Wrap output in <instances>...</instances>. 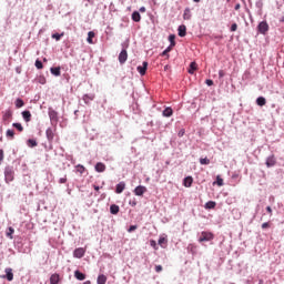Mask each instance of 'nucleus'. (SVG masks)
<instances>
[{"mask_svg":"<svg viewBox=\"0 0 284 284\" xmlns=\"http://www.w3.org/2000/svg\"><path fill=\"white\" fill-rule=\"evenodd\" d=\"M4 181H6V183H12V181H14V168L13 166L4 168Z\"/></svg>","mask_w":284,"mask_h":284,"instance_id":"f257e3e1","label":"nucleus"},{"mask_svg":"<svg viewBox=\"0 0 284 284\" xmlns=\"http://www.w3.org/2000/svg\"><path fill=\"white\" fill-rule=\"evenodd\" d=\"M49 119L51 125H57L59 123V112H57L52 106L48 109Z\"/></svg>","mask_w":284,"mask_h":284,"instance_id":"f03ea898","label":"nucleus"},{"mask_svg":"<svg viewBox=\"0 0 284 284\" xmlns=\"http://www.w3.org/2000/svg\"><path fill=\"white\" fill-rule=\"evenodd\" d=\"M214 239V234L210 233V232H202L199 242L200 243H205L207 241H212Z\"/></svg>","mask_w":284,"mask_h":284,"instance_id":"7ed1b4c3","label":"nucleus"},{"mask_svg":"<svg viewBox=\"0 0 284 284\" xmlns=\"http://www.w3.org/2000/svg\"><path fill=\"white\" fill-rule=\"evenodd\" d=\"M270 30V24L266 21H262L257 26V31L260 34H265Z\"/></svg>","mask_w":284,"mask_h":284,"instance_id":"20e7f679","label":"nucleus"},{"mask_svg":"<svg viewBox=\"0 0 284 284\" xmlns=\"http://www.w3.org/2000/svg\"><path fill=\"white\" fill-rule=\"evenodd\" d=\"M85 256V248L83 247H78L73 251V257L74 258H83Z\"/></svg>","mask_w":284,"mask_h":284,"instance_id":"39448f33","label":"nucleus"},{"mask_svg":"<svg viewBox=\"0 0 284 284\" xmlns=\"http://www.w3.org/2000/svg\"><path fill=\"white\" fill-rule=\"evenodd\" d=\"M136 70L141 77H145V72H148V61L142 62V65H139Z\"/></svg>","mask_w":284,"mask_h":284,"instance_id":"423d86ee","label":"nucleus"},{"mask_svg":"<svg viewBox=\"0 0 284 284\" xmlns=\"http://www.w3.org/2000/svg\"><path fill=\"white\" fill-rule=\"evenodd\" d=\"M148 192V187L143 186V185H139L134 189L133 193L135 194V196H143V193Z\"/></svg>","mask_w":284,"mask_h":284,"instance_id":"0eeeda50","label":"nucleus"},{"mask_svg":"<svg viewBox=\"0 0 284 284\" xmlns=\"http://www.w3.org/2000/svg\"><path fill=\"white\" fill-rule=\"evenodd\" d=\"M125 61H128V50L123 49L119 54V63H121V65H123V63H125Z\"/></svg>","mask_w":284,"mask_h":284,"instance_id":"6e6552de","label":"nucleus"},{"mask_svg":"<svg viewBox=\"0 0 284 284\" xmlns=\"http://www.w3.org/2000/svg\"><path fill=\"white\" fill-rule=\"evenodd\" d=\"M265 165L266 168H274L276 165V158L274 155L266 158Z\"/></svg>","mask_w":284,"mask_h":284,"instance_id":"1a4fd4ad","label":"nucleus"},{"mask_svg":"<svg viewBox=\"0 0 284 284\" xmlns=\"http://www.w3.org/2000/svg\"><path fill=\"white\" fill-rule=\"evenodd\" d=\"M45 136L49 143H52V141H54V131L52 130V128H48L45 130Z\"/></svg>","mask_w":284,"mask_h":284,"instance_id":"9d476101","label":"nucleus"},{"mask_svg":"<svg viewBox=\"0 0 284 284\" xmlns=\"http://www.w3.org/2000/svg\"><path fill=\"white\" fill-rule=\"evenodd\" d=\"M6 275L3 278H7V281H14V274L12 273V268H6Z\"/></svg>","mask_w":284,"mask_h":284,"instance_id":"9b49d317","label":"nucleus"},{"mask_svg":"<svg viewBox=\"0 0 284 284\" xmlns=\"http://www.w3.org/2000/svg\"><path fill=\"white\" fill-rule=\"evenodd\" d=\"M178 34L179 37H185V34H187V28L185 27V24H181L178 28Z\"/></svg>","mask_w":284,"mask_h":284,"instance_id":"f8f14e48","label":"nucleus"},{"mask_svg":"<svg viewBox=\"0 0 284 284\" xmlns=\"http://www.w3.org/2000/svg\"><path fill=\"white\" fill-rule=\"evenodd\" d=\"M172 114H174V111L172 110V108L166 106L163 111H162V115L165 116L166 119H170V116H172Z\"/></svg>","mask_w":284,"mask_h":284,"instance_id":"ddd939ff","label":"nucleus"},{"mask_svg":"<svg viewBox=\"0 0 284 284\" xmlns=\"http://www.w3.org/2000/svg\"><path fill=\"white\" fill-rule=\"evenodd\" d=\"M192 183H194V179L192 176H186L183 180L184 187H192Z\"/></svg>","mask_w":284,"mask_h":284,"instance_id":"4468645a","label":"nucleus"},{"mask_svg":"<svg viewBox=\"0 0 284 284\" xmlns=\"http://www.w3.org/2000/svg\"><path fill=\"white\" fill-rule=\"evenodd\" d=\"M22 119L23 121H26V123H30V121L32 120V113H30V111H23Z\"/></svg>","mask_w":284,"mask_h":284,"instance_id":"2eb2a0df","label":"nucleus"},{"mask_svg":"<svg viewBox=\"0 0 284 284\" xmlns=\"http://www.w3.org/2000/svg\"><path fill=\"white\" fill-rule=\"evenodd\" d=\"M123 190H125V182H120L115 186V193L116 194H122Z\"/></svg>","mask_w":284,"mask_h":284,"instance_id":"dca6fc26","label":"nucleus"},{"mask_svg":"<svg viewBox=\"0 0 284 284\" xmlns=\"http://www.w3.org/2000/svg\"><path fill=\"white\" fill-rule=\"evenodd\" d=\"M190 19H192V11L190 10V8H185L183 13V20L190 21Z\"/></svg>","mask_w":284,"mask_h":284,"instance_id":"f3484780","label":"nucleus"},{"mask_svg":"<svg viewBox=\"0 0 284 284\" xmlns=\"http://www.w3.org/2000/svg\"><path fill=\"white\" fill-rule=\"evenodd\" d=\"M50 72L53 77H61V67H52Z\"/></svg>","mask_w":284,"mask_h":284,"instance_id":"a211bd4d","label":"nucleus"},{"mask_svg":"<svg viewBox=\"0 0 284 284\" xmlns=\"http://www.w3.org/2000/svg\"><path fill=\"white\" fill-rule=\"evenodd\" d=\"M74 277L77 281H85V274L81 273L79 270L74 271Z\"/></svg>","mask_w":284,"mask_h":284,"instance_id":"6ab92c4d","label":"nucleus"},{"mask_svg":"<svg viewBox=\"0 0 284 284\" xmlns=\"http://www.w3.org/2000/svg\"><path fill=\"white\" fill-rule=\"evenodd\" d=\"M131 19L135 23H139V21H141V13L139 11H133Z\"/></svg>","mask_w":284,"mask_h":284,"instance_id":"aec40b11","label":"nucleus"},{"mask_svg":"<svg viewBox=\"0 0 284 284\" xmlns=\"http://www.w3.org/2000/svg\"><path fill=\"white\" fill-rule=\"evenodd\" d=\"M94 170H95V172L101 173L105 170V164H103L102 162H98L94 166Z\"/></svg>","mask_w":284,"mask_h":284,"instance_id":"412c9836","label":"nucleus"},{"mask_svg":"<svg viewBox=\"0 0 284 284\" xmlns=\"http://www.w3.org/2000/svg\"><path fill=\"white\" fill-rule=\"evenodd\" d=\"M97 283L98 284H105L108 283V276L103 275V274H100L97 278Z\"/></svg>","mask_w":284,"mask_h":284,"instance_id":"4be33fe9","label":"nucleus"},{"mask_svg":"<svg viewBox=\"0 0 284 284\" xmlns=\"http://www.w3.org/2000/svg\"><path fill=\"white\" fill-rule=\"evenodd\" d=\"M265 103H267V100H265L264 97H258L256 99V104L260 105V108H263V105H265Z\"/></svg>","mask_w":284,"mask_h":284,"instance_id":"5701e85b","label":"nucleus"},{"mask_svg":"<svg viewBox=\"0 0 284 284\" xmlns=\"http://www.w3.org/2000/svg\"><path fill=\"white\" fill-rule=\"evenodd\" d=\"M214 207H216V202L209 201V202L205 203V209L206 210H214Z\"/></svg>","mask_w":284,"mask_h":284,"instance_id":"b1692460","label":"nucleus"},{"mask_svg":"<svg viewBox=\"0 0 284 284\" xmlns=\"http://www.w3.org/2000/svg\"><path fill=\"white\" fill-rule=\"evenodd\" d=\"M175 39H176V36H174V34L169 36V41H170V47L171 48H174V45H176Z\"/></svg>","mask_w":284,"mask_h":284,"instance_id":"393cba45","label":"nucleus"},{"mask_svg":"<svg viewBox=\"0 0 284 284\" xmlns=\"http://www.w3.org/2000/svg\"><path fill=\"white\" fill-rule=\"evenodd\" d=\"M50 283L51 284H59V274H52L50 276Z\"/></svg>","mask_w":284,"mask_h":284,"instance_id":"a878e982","label":"nucleus"},{"mask_svg":"<svg viewBox=\"0 0 284 284\" xmlns=\"http://www.w3.org/2000/svg\"><path fill=\"white\" fill-rule=\"evenodd\" d=\"M12 128H16L18 132H23V125H21L19 122L12 123Z\"/></svg>","mask_w":284,"mask_h":284,"instance_id":"bb28decb","label":"nucleus"},{"mask_svg":"<svg viewBox=\"0 0 284 284\" xmlns=\"http://www.w3.org/2000/svg\"><path fill=\"white\" fill-rule=\"evenodd\" d=\"M119 210H120V207H119V205H116V204H112V205L110 206V213H111V214H116V213L119 212Z\"/></svg>","mask_w":284,"mask_h":284,"instance_id":"cd10ccee","label":"nucleus"},{"mask_svg":"<svg viewBox=\"0 0 284 284\" xmlns=\"http://www.w3.org/2000/svg\"><path fill=\"white\" fill-rule=\"evenodd\" d=\"M193 72H196V62H191L189 74H193Z\"/></svg>","mask_w":284,"mask_h":284,"instance_id":"c85d7f7f","label":"nucleus"},{"mask_svg":"<svg viewBox=\"0 0 284 284\" xmlns=\"http://www.w3.org/2000/svg\"><path fill=\"white\" fill-rule=\"evenodd\" d=\"M23 105H26V102L21 98H18L16 100V108H23Z\"/></svg>","mask_w":284,"mask_h":284,"instance_id":"c756f323","label":"nucleus"},{"mask_svg":"<svg viewBox=\"0 0 284 284\" xmlns=\"http://www.w3.org/2000/svg\"><path fill=\"white\" fill-rule=\"evenodd\" d=\"M27 143H28L29 148H37V145H38L37 140H34V139H29L27 141Z\"/></svg>","mask_w":284,"mask_h":284,"instance_id":"7c9ffc66","label":"nucleus"},{"mask_svg":"<svg viewBox=\"0 0 284 284\" xmlns=\"http://www.w3.org/2000/svg\"><path fill=\"white\" fill-rule=\"evenodd\" d=\"M92 39H94V31H89L87 38L88 43H93Z\"/></svg>","mask_w":284,"mask_h":284,"instance_id":"2f4dec72","label":"nucleus"},{"mask_svg":"<svg viewBox=\"0 0 284 284\" xmlns=\"http://www.w3.org/2000/svg\"><path fill=\"white\" fill-rule=\"evenodd\" d=\"M6 136H7L8 139H14V130L8 129V130H7V133H6Z\"/></svg>","mask_w":284,"mask_h":284,"instance_id":"473e14b6","label":"nucleus"},{"mask_svg":"<svg viewBox=\"0 0 284 284\" xmlns=\"http://www.w3.org/2000/svg\"><path fill=\"white\" fill-rule=\"evenodd\" d=\"M75 169L79 174H83L85 172V166H83L82 164L75 165Z\"/></svg>","mask_w":284,"mask_h":284,"instance_id":"72a5a7b5","label":"nucleus"},{"mask_svg":"<svg viewBox=\"0 0 284 284\" xmlns=\"http://www.w3.org/2000/svg\"><path fill=\"white\" fill-rule=\"evenodd\" d=\"M12 234H14V229L12 226H9L7 232V237L12 240L13 239Z\"/></svg>","mask_w":284,"mask_h":284,"instance_id":"f704fd0d","label":"nucleus"},{"mask_svg":"<svg viewBox=\"0 0 284 284\" xmlns=\"http://www.w3.org/2000/svg\"><path fill=\"white\" fill-rule=\"evenodd\" d=\"M201 165H210V159L207 158H201L200 159Z\"/></svg>","mask_w":284,"mask_h":284,"instance_id":"c9c22d12","label":"nucleus"},{"mask_svg":"<svg viewBox=\"0 0 284 284\" xmlns=\"http://www.w3.org/2000/svg\"><path fill=\"white\" fill-rule=\"evenodd\" d=\"M52 39H55V41H61V37H63V33H53Z\"/></svg>","mask_w":284,"mask_h":284,"instance_id":"e433bc0d","label":"nucleus"},{"mask_svg":"<svg viewBox=\"0 0 284 284\" xmlns=\"http://www.w3.org/2000/svg\"><path fill=\"white\" fill-rule=\"evenodd\" d=\"M172 48H173V47H170V45H169V47L161 53V57H168V53H169V52H172Z\"/></svg>","mask_w":284,"mask_h":284,"instance_id":"4c0bfd02","label":"nucleus"},{"mask_svg":"<svg viewBox=\"0 0 284 284\" xmlns=\"http://www.w3.org/2000/svg\"><path fill=\"white\" fill-rule=\"evenodd\" d=\"M36 68L38 70H43V62H41V60H36Z\"/></svg>","mask_w":284,"mask_h":284,"instance_id":"58836bf2","label":"nucleus"},{"mask_svg":"<svg viewBox=\"0 0 284 284\" xmlns=\"http://www.w3.org/2000/svg\"><path fill=\"white\" fill-rule=\"evenodd\" d=\"M237 29H239V24L233 23V24L231 26V32H236Z\"/></svg>","mask_w":284,"mask_h":284,"instance_id":"ea45409f","label":"nucleus"},{"mask_svg":"<svg viewBox=\"0 0 284 284\" xmlns=\"http://www.w3.org/2000/svg\"><path fill=\"white\" fill-rule=\"evenodd\" d=\"M12 116V111L8 110L4 113V119H10Z\"/></svg>","mask_w":284,"mask_h":284,"instance_id":"a19ab883","label":"nucleus"},{"mask_svg":"<svg viewBox=\"0 0 284 284\" xmlns=\"http://www.w3.org/2000/svg\"><path fill=\"white\" fill-rule=\"evenodd\" d=\"M216 183H217V185H219L220 187H222V185H223V179H221V176H217V178H216Z\"/></svg>","mask_w":284,"mask_h":284,"instance_id":"79ce46f5","label":"nucleus"},{"mask_svg":"<svg viewBox=\"0 0 284 284\" xmlns=\"http://www.w3.org/2000/svg\"><path fill=\"white\" fill-rule=\"evenodd\" d=\"M185 135V129H181L178 133V136L182 138Z\"/></svg>","mask_w":284,"mask_h":284,"instance_id":"37998d69","label":"nucleus"},{"mask_svg":"<svg viewBox=\"0 0 284 284\" xmlns=\"http://www.w3.org/2000/svg\"><path fill=\"white\" fill-rule=\"evenodd\" d=\"M3 158H4L3 150L0 149V165L1 163H3Z\"/></svg>","mask_w":284,"mask_h":284,"instance_id":"c03bdc74","label":"nucleus"},{"mask_svg":"<svg viewBox=\"0 0 284 284\" xmlns=\"http://www.w3.org/2000/svg\"><path fill=\"white\" fill-rule=\"evenodd\" d=\"M136 225H131L129 229H128V232L132 233L134 232V230H136Z\"/></svg>","mask_w":284,"mask_h":284,"instance_id":"a18cd8bd","label":"nucleus"},{"mask_svg":"<svg viewBox=\"0 0 284 284\" xmlns=\"http://www.w3.org/2000/svg\"><path fill=\"white\" fill-rule=\"evenodd\" d=\"M205 83H206V85H209V87L214 85V81H213V80H210V79H207V80L205 81Z\"/></svg>","mask_w":284,"mask_h":284,"instance_id":"49530a36","label":"nucleus"},{"mask_svg":"<svg viewBox=\"0 0 284 284\" xmlns=\"http://www.w3.org/2000/svg\"><path fill=\"white\" fill-rule=\"evenodd\" d=\"M155 272H163V266H161V265H156L155 266Z\"/></svg>","mask_w":284,"mask_h":284,"instance_id":"de8ad7c7","label":"nucleus"},{"mask_svg":"<svg viewBox=\"0 0 284 284\" xmlns=\"http://www.w3.org/2000/svg\"><path fill=\"white\" fill-rule=\"evenodd\" d=\"M219 77H220V79H223V77H225V71L220 70L219 71Z\"/></svg>","mask_w":284,"mask_h":284,"instance_id":"09e8293b","label":"nucleus"},{"mask_svg":"<svg viewBox=\"0 0 284 284\" xmlns=\"http://www.w3.org/2000/svg\"><path fill=\"white\" fill-rule=\"evenodd\" d=\"M68 182V178H60L59 179V183H67Z\"/></svg>","mask_w":284,"mask_h":284,"instance_id":"8fccbe9b","label":"nucleus"},{"mask_svg":"<svg viewBox=\"0 0 284 284\" xmlns=\"http://www.w3.org/2000/svg\"><path fill=\"white\" fill-rule=\"evenodd\" d=\"M266 227H270V223L268 222H264L262 224V230H266Z\"/></svg>","mask_w":284,"mask_h":284,"instance_id":"3c124183","label":"nucleus"},{"mask_svg":"<svg viewBox=\"0 0 284 284\" xmlns=\"http://www.w3.org/2000/svg\"><path fill=\"white\" fill-rule=\"evenodd\" d=\"M158 243L159 245H163V243H165V237H160Z\"/></svg>","mask_w":284,"mask_h":284,"instance_id":"603ef678","label":"nucleus"},{"mask_svg":"<svg viewBox=\"0 0 284 284\" xmlns=\"http://www.w3.org/2000/svg\"><path fill=\"white\" fill-rule=\"evenodd\" d=\"M90 98V95H88V94H84L83 95V101H85V102H88V99ZM91 100H92V98H90Z\"/></svg>","mask_w":284,"mask_h":284,"instance_id":"864d4df0","label":"nucleus"},{"mask_svg":"<svg viewBox=\"0 0 284 284\" xmlns=\"http://www.w3.org/2000/svg\"><path fill=\"white\" fill-rule=\"evenodd\" d=\"M266 212H268V214H272V206H266Z\"/></svg>","mask_w":284,"mask_h":284,"instance_id":"5fc2aeb1","label":"nucleus"},{"mask_svg":"<svg viewBox=\"0 0 284 284\" xmlns=\"http://www.w3.org/2000/svg\"><path fill=\"white\" fill-rule=\"evenodd\" d=\"M256 8H263V2H256Z\"/></svg>","mask_w":284,"mask_h":284,"instance_id":"6e6d98bb","label":"nucleus"},{"mask_svg":"<svg viewBox=\"0 0 284 284\" xmlns=\"http://www.w3.org/2000/svg\"><path fill=\"white\" fill-rule=\"evenodd\" d=\"M235 10H241V3L235 4Z\"/></svg>","mask_w":284,"mask_h":284,"instance_id":"4d7b16f0","label":"nucleus"},{"mask_svg":"<svg viewBox=\"0 0 284 284\" xmlns=\"http://www.w3.org/2000/svg\"><path fill=\"white\" fill-rule=\"evenodd\" d=\"M145 10H146L145 7H141V8L139 9L140 12H145Z\"/></svg>","mask_w":284,"mask_h":284,"instance_id":"13d9d810","label":"nucleus"},{"mask_svg":"<svg viewBox=\"0 0 284 284\" xmlns=\"http://www.w3.org/2000/svg\"><path fill=\"white\" fill-rule=\"evenodd\" d=\"M94 190H95V192H99V190H101V187H100V186L94 185Z\"/></svg>","mask_w":284,"mask_h":284,"instance_id":"bf43d9fd","label":"nucleus"},{"mask_svg":"<svg viewBox=\"0 0 284 284\" xmlns=\"http://www.w3.org/2000/svg\"><path fill=\"white\" fill-rule=\"evenodd\" d=\"M130 205H132V207H134V205H136V202H130Z\"/></svg>","mask_w":284,"mask_h":284,"instance_id":"052dcab7","label":"nucleus"},{"mask_svg":"<svg viewBox=\"0 0 284 284\" xmlns=\"http://www.w3.org/2000/svg\"><path fill=\"white\" fill-rule=\"evenodd\" d=\"M194 1V3H200L201 2V0H193Z\"/></svg>","mask_w":284,"mask_h":284,"instance_id":"680f3d73","label":"nucleus"}]
</instances>
